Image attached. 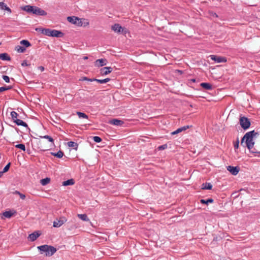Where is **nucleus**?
Segmentation results:
<instances>
[{
  "mask_svg": "<svg viewBox=\"0 0 260 260\" xmlns=\"http://www.w3.org/2000/svg\"><path fill=\"white\" fill-rule=\"evenodd\" d=\"M50 29L49 28H37L36 30L37 31H40L42 34L45 35L47 36H50Z\"/></svg>",
  "mask_w": 260,
  "mask_h": 260,
  "instance_id": "obj_12",
  "label": "nucleus"
},
{
  "mask_svg": "<svg viewBox=\"0 0 260 260\" xmlns=\"http://www.w3.org/2000/svg\"><path fill=\"white\" fill-rule=\"evenodd\" d=\"M30 64H27L26 60H23V62L21 63V66L23 67L29 66Z\"/></svg>",
  "mask_w": 260,
  "mask_h": 260,
  "instance_id": "obj_42",
  "label": "nucleus"
},
{
  "mask_svg": "<svg viewBox=\"0 0 260 260\" xmlns=\"http://www.w3.org/2000/svg\"><path fill=\"white\" fill-rule=\"evenodd\" d=\"M20 198L22 200H24L25 199V195L24 194H22V193H20V195H19Z\"/></svg>",
  "mask_w": 260,
  "mask_h": 260,
  "instance_id": "obj_43",
  "label": "nucleus"
},
{
  "mask_svg": "<svg viewBox=\"0 0 260 260\" xmlns=\"http://www.w3.org/2000/svg\"><path fill=\"white\" fill-rule=\"evenodd\" d=\"M14 194H19L20 195V194L21 193L19 191H17V190H16L14 192Z\"/></svg>",
  "mask_w": 260,
  "mask_h": 260,
  "instance_id": "obj_48",
  "label": "nucleus"
},
{
  "mask_svg": "<svg viewBox=\"0 0 260 260\" xmlns=\"http://www.w3.org/2000/svg\"><path fill=\"white\" fill-rule=\"evenodd\" d=\"M167 148V144H164L162 145L159 146L158 147V149L159 150H162L166 149Z\"/></svg>",
  "mask_w": 260,
  "mask_h": 260,
  "instance_id": "obj_40",
  "label": "nucleus"
},
{
  "mask_svg": "<svg viewBox=\"0 0 260 260\" xmlns=\"http://www.w3.org/2000/svg\"><path fill=\"white\" fill-rule=\"evenodd\" d=\"M38 249L40 250L41 254L44 252L46 253V256H50L53 255L56 251V248L54 247L48 245H43L38 247Z\"/></svg>",
  "mask_w": 260,
  "mask_h": 260,
  "instance_id": "obj_3",
  "label": "nucleus"
},
{
  "mask_svg": "<svg viewBox=\"0 0 260 260\" xmlns=\"http://www.w3.org/2000/svg\"><path fill=\"white\" fill-rule=\"evenodd\" d=\"M23 10L36 15L45 16L47 15V13L44 10L36 6L27 5L24 7Z\"/></svg>",
  "mask_w": 260,
  "mask_h": 260,
  "instance_id": "obj_2",
  "label": "nucleus"
},
{
  "mask_svg": "<svg viewBox=\"0 0 260 260\" xmlns=\"http://www.w3.org/2000/svg\"><path fill=\"white\" fill-rule=\"evenodd\" d=\"M93 140L96 143H100L102 141V139L100 137H98V136L93 137Z\"/></svg>",
  "mask_w": 260,
  "mask_h": 260,
  "instance_id": "obj_38",
  "label": "nucleus"
},
{
  "mask_svg": "<svg viewBox=\"0 0 260 260\" xmlns=\"http://www.w3.org/2000/svg\"><path fill=\"white\" fill-rule=\"evenodd\" d=\"M63 35H64L63 33L60 30H55V29H51L50 30V37L61 38L63 36Z\"/></svg>",
  "mask_w": 260,
  "mask_h": 260,
  "instance_id": "obj_8",
  "label": "nucleus"
},
{
  "mask_svg": "<svg viewBox=\"0 0 260 260\" xmlns=\"http://www.w3.org/2000/svg\"><path fill=\"white\" fill-rule=\"evenodd\" d=\"M210 58L216 62H226L227 61L226 58L223 56H220L215 55L210 56Z\"/></svg>",
  "mask_w": 260,
  "mask_h": 260,
  "instance_id": "obj_7",
  "label": "nucleus"
},
{
  "mask_svg": "<svg viewBox=\"0 0 260 260\" xmlns=\"http://www.w3.org/2000/svg\"><path fill=\"white\" fill-rule=\"evenodd\" d=\"M14 122H15L17 125L23 126L25 127H26L28 130H30V128L28 127L27 124L22 120L19 119H16Z\"/></svg>",
  "mask_w": 260,
  "mask_h": 260,
  "instance_id": "obj_14",
  "label": "nucleus"
},
{
  "mask_svg": "<svg viewBox=\"0 0 260 260\" xmlns=\"http://www.w3.org/2000/svg\"><path fill=\"white\" fill-rule=\"evenodd\" d=\"M68 145L70 147H72L73 149L75 150H77L78 145L77 143L73 142V141H70L68 143Z\"/></svg>",
  "mask_w": 260,
  "mask_h": 260,
  "instance_id": "obj_22",
  "label": "nucleus"
},
{
  "mask_svg": "<svg viewBox=\"0 0 260 260\" xmlns=\"http://www.w3.org/2000/svg\"><path fill=\"white\" fill-rule=\"evenodd\" d=\"M258 135L259 133L258 132L253 130L246 133L244 135L241 141V144H242L243 142L245 141L246 147L249 149L250 153L254 154V156H259L260 154V151H257L255 148H254L255 142L253 139Z\"/></svg>",
  "mask_w": 260,
  "mask_h": 260,
  "instance_id": "obj_1",
  "label": "nucleus"
},
{
  "mask_svg": "<svg viewBox=\"0 0 260 260\" xmlns=\"http://www.w3.org/2000/svg\"><path fill=\"white\" fill-rule=\"evenodd\" d=\"M112 71L111 67H104L101 69L100 73L102 76H104L109 74Z\"/></svg>",
  "mask_w": 260,
  "mask_h": 260,
  "instance_id": "obj_11",
  "label": "nucleus"
},
{
  "mask_svg": "<svg viewBox=\"0 0 260 260\" xmlns=\"http://www.w3.org/2000/svg\"><path fill=\"white\" fill-rule=\"evenodd\" d=\"M0 59L3 60H10L11 58L9 55L6 53H3L0 54Z\"/></svg>",
  "mask_w": 260,
  "mask_h": 260,
  "instance_id": "obj_19",
  "label": "nucleus"
},
{
  "mask_svg": "<svg viewBox=\"0 0 260 260\" xmlns=\"http://www.w3.org/2000/svg\"><path fill=\"white\" fill-rule=\"evenodd\" d=\"M41 233L40 231H35L34 233L29 235L28 239L31 242L35 241L40 236Z\"/></svg>",
  "mask_w": 260,
  "mask_h": 260,
  "instance_id": "obj_9",
  "label": "nucleus"
},
{
  "mask_svg": "<svg viewBox=\"0 0 260 260\" xmlns=\"http://www.w3.org/2000/svg\"><path fill=\"white\" fill-rule=\"evenodd\" d=\"M227 170L233 175H236L239 171V168L238 167H233L231 166H229L227 167Z\"/></svg>",
  "mask_w": 260,
  "mask_h": 260,
  "instance_id": "obj_10",
  "label": "nucleus"
},
{
  "mask_svg": "<svg viewBox=\"0 0 260 260\" xmlns=\"http://www.w3.org/2000/svg\"><path fill=\"white\" fill-rule=\"evenodd\" d=\"M191 126H189V125H186V126H182V127H179L177 129V132H178L179 133L183 132V131H184L186 129H187L188 128H189L190 127H191Z\"/></svg>",
  "mask_w": 260,
  "mask_h": 260,
  "instance_id": "obj_33",
  "label": "nucleus"
},
{
  "mask_svg": "<svg viewBox=\"0 0 260 260\" xmlns=\"http://www.w3.org/2000/svg\"><path fill=\"white\" fill-rule=\"evenodd\" d=\"M200 202L202 204L208 205L209 203H213V200L212 199H207L206 200H204V199H202V200H201Z\"/></svg>",
  "mask_w": 260,
  "mask_h": 260,
  "instance_id": "obj_29",
  "label": "nucleus"
},
{
  "mask_svg": "<svg viewBox=\"0 0 260 260\" xmlns=\"http://www.w3.org/2000/svg\"><path fill=\"white\" fill-rule=\"evenodd\" d=\"M15 50L19 53H23L26 49L23 46L18 45L15 47Z\"/></svg>",
  "mask_w": 260,
  "mask_h": 260,
  "instance_id": "obj_25",
  "label": "nucleus"
},
{
  "mask_svg": "<svg viewBox=\"0 0 260 260\" xmlns=\"http://www.w3.org/2000/svg\"><path fill=\"white\" fill-rule=\"evenodd\" d=\"M67 221V219L65 217H60L59 218H57L54 221L53 226L54 228H59L61 226Z\"/></svg>",
  "mask_w": 260,
  "mask_h": 260,
  "instance_id": "obj_6",
  "label": "nucleus"
},
{
  "mask_svg": "<svg viewBox=\"0 0 260 260\" xmlns=\"http://www.w3.org/2000/svg\"><path fill=\"white\" fill-rule=\"evenodd\" d=\"M239 124L244 130H247L250 127L251 125V122L248 118L245 116H240L239 118Z\"/></svg>",
  "mask_w": 260,
  "mask_h": 260,
  "instance_id": "obj_4",
  "label": "nucleus"
},
{
  "mask_svg": "<svg viewBox=\"0 0 260 260\" xmlns=\"http://www.w3.org/2000/svg\"><path fill=\"white\" fill-rule=\"evenodd\" d=\"M75 183V181L73 179H69L67 181H64L62 182V185L63 186H68V185H72Z\"/></svg>",
  "mask_w": 260,
  "mask_h": 260,
  "instance_id": "obj_21",
  "label": "nucleus"
},
{
  "mask_svg": "<svg viewBox=\"0 0 260 260\" xmlns=\"http://www.w3.org/2000/svg\"><path fill=\"white\" fill-rule=\"evenodd\" d=\"M77 114L78 116V117L80 118H86L87 119L88 118V115H87L84 113H82L81 112H77Z\"/></svg>",
  "mask_w": 260,
  "mask_h": 260,
  "instance_id": "obj_31",
  "label": "nucleus"
},
{
  "mask_svg": "<svg viewBox=\"0 0 260 260\" xmlns=\"http://www.w3.org/2000/svg\"><path fill=\"white\" fill-rule=\"evenodd\" d=\"M179 134V133H178V132H177V129H176V131H174V132H172V133H171V135H176V134Z\"/></svg>",
  "mask_w": 260,
  "mask_h": 260,
  "instance_id": "obj_46",
  "label": "nucleus"
},
{
  "mask_svg": "<svg viewBox=\"0 0 260 260\" xmlns=\"http://www.w3.org/2000/svg\"><path fill=\"white\" fill-rule=\"evenodd\" d=\"M12 87L11 86H8L5 87L6 90H10V89H12Z\"/></svg>",
  "mask_w": 260,
  "mask_h": 260,
  "instance_id": "obj_47",
  "label": "nucleus"
},
{
  "mask_svg": "<svg viewBox=\"0 0 260 260\" xmlns=\"http://www.w3.org/2000/svg\"><path fill=\"white\" fill-rule=\"evenodd\" d=\"M78 217L81 219V220L83 221H89V219L88 217H87V215L85 214H78Z\"/></svg>",
  "mask_w": 260,
  "mask_h": 260,
  "instance_id": "obj_27",
  "label": "nucleus"
},
{
  "mask_svg": "<svg viewBox=\"0 0 260 260\" xmlns=\"http://www.w3.org/2000/svg\"><path fill=\"white\" fill-rule=\"evenodd\" d=\"M51 154L57 158H61L63 155V153L61 150L58 151L57 152H51Z\"/></svg>",
  "mask_w": 260,
  "mask_h": 260,
  "instance_id": "obj_23",
  "label": "nucleus"
},
{
  "mask_svg": "<svg viewBox=\"0 0 260 260\" xmlns=\"http://www.w3.org/2000/svg\"><path fill=\"white\" fill-rule=\"evenodd\" d=\"M239 141L238 138L237 139L236 141L234 144V148L235 149H237L239 148Z\"/></svg>",
  "mask_w": 260,
  "mask_h": 260,
  "instance_id": "obj_39",
  "label": "nucleus"
},
{
  "mask_svg": "<svg viewBox=\"0 0 260 260\" xmlns=\"http://www.w3.org/2000/svg\"><path fill=\"white\" fill-rule=\"evenodd\" d=\"M15 147L17 148L20 149L23 151H25V146L23 144H19L15 145Z\"/></svg>",
  "mask_w": 260,
  "mask_h": 260,
  "instance_id": "obj_34",
  "label": "nucleus"
},
{
  "mask_svg": "<svg viewBox=\"0 0 260 260\" xmlns=\"http://www.w3.org/2000/svg\"><path fill=\"white\" fill-rule=\"evenodd\" d=\"M38 69L41 71L43 72L44 71V67L43 66H40L38 67Z\"/></svg>",
  "mask_w": 260,
  "mask_h": 260,
  "instance_id": "obj_45",
  "label": "nucleus"
},
{
  "mask_svg": "<svg viewBox=\"0 0 260 260\" xmlns=\"http://www.w3.org/2000/svg\"><path fill=\"white\" fill-rule=\"evenodd\" d=\"M3 172H2L1 171V172H0V178H1V177H2V176H3Z\"/></svg>",
  "mask_w": 260,
  "mask_h": 260,
  "instance_id": "obj_50",
  "label": "nucleus"
},
{
  "mask_svg": "<svg viewBox=\"0 0 260 260\" xmlns=\"http://www.w3.org/2000/svg\"><path fill=\"white\" fill-rule=\"evenodd\" d=\"M50 181V178L46 177L41 180V183L42 185L45 186L48 184Z\"/></svg>",
  "mask_w": 260,
  "mask_h": 260,
  "instance_id": "obj_28",
  "label": "nucleus"
},
{
  "mask_svg": "<svg viewBox=\"0 0 260 260\" xmlns=\"http://www.w3.org/2000/svg\"><path fill=\"white\" fill-rule=\"evenodd\" d=\"M3 216L6 218H10L13 215V213L11 211H5L3 213Z\"/></svg>",
  "mask_w": 260,
  "mask_h": 260,
  "instance_id": "obj_32",
  "label": "nucleus"
},
{
  "mask_svg": "<svg viewBox=\"0 0 260 260\" xmlns=\"http://www.w3.org/2000/svg\"><path fill=\"white\" fill-rule=\"evenodd\" d=\"M190 81L192 82H196V81L195 79H190Z\"/></svg>",
  "mask_w": 260,
  "mask_h": 260,
  "instance_id": "obj_49",
  "label": "nucleus"
},
{
  "mask_svg": "<svg viewBox=\"0 0 260 260\" xmlns=\"http://www.w3.org/2000/svg\"><path fill=\"white\" fill-rule=\"evenodd\" d=\"M178 71L179 72V73H182L181 71L178 70Z\"/></svg>",
  "mask_w": 260,
  "mask_h": 260,
  "instance_id": "obj_52",
  "label": "nucleus"
},
{
  "mask_svg": "<svg viewBox=\"0 0 260 260\" xmlns=\"http://www.w3.org/2000/svg\"><path fill=\"white\" fill-rule=\"evenodd\" d=\"M200 86L206 90H210L213 88L212 85L209 83H201Z\"/></svg>",
  "mask_w": 260,
  "mask_h": 260,
  "instance_id": "obj_18",
  "label": "nucleus"
},
{
  "mask_svg": "<svg viewBox=\"0 0 260 260\" xmlns=\"http://www.w3.org/2000/svg\"><path fill=\"white\" fill-rule=\"evenodd\" d=\"M3 79L6 82L9 83L10 82V78L8 76L3 75Z\"/></svg>",
  "mask_w": 260,
  "mask_h": 260,
  "instance_id": "obj_41",
  "label": "nucleus"
},
{
  "mask_svg": "<svg viewBox=\"0 0 260 260\" xmlns=\"http://www.w3.org/2000/svg\"><path fill=\"white\" fill-rule=\"evenodd\" d=\"M10 165H11V163L10 162H9L5 167V168H4L3 169V171H1L2 172H3V173L4 174V173H6L7 172V171H8V170H9L10 169Z\"/></svg>",
  "mask_w": 260,
  "mask_h": 260,
  "instance_id": "obj_37",
  "label": "nucleus"
},
{
  "mask_svg": "<svg viewBox=\"0 0 260 260\" xmlns=\"http://www.w3.org/2000/svg\"><path fill=\"white\" fill-rule=\"evenodd\" d=\"M20 43L21 45H23L25 48L31 46L30 42L26 40H23L21 41Z\"/></svg>",
  "mask_w": 260,
  "mask_h": 260,
  "instance_id": "obj_24",
  "label": "nucleus"
},
{
  "mask_svg": "<svg viewBox=\"0 0 260 260\" xmlns=\"http://www.w3.org/2000/svg\"><path fill=\"white\" fill-rule=\"evenodd\" d=\"M110 123L115 125H122L124 122L117 119H113L110 121Z\"/></svg>",
  "mask_w": 260,
  "mask_h": 260,
  "instance_id": "obj_17",
  "label": "nucleus"
},
{
  "mask_svg": "<svg viewBox=\"0 0 260 260\" xmlns=\"http://www.w3.org/2000/svg\"><path fill=\"white\" fill-rule=\"evenodd\" d=\"M94 80H95V78H89L87 77H83L80 80L92 82V81H95Z\"/></svg>",
  "mask_w": 260,
  "mask_h": 260,
  "instance_id": "obj_36",
  "label": "nucleus"
},
{
  "mask_svg": "<svg viewBox=\"0 0 260 260\" xmlns=\"http://www.w3.org/2000/svg\"><path fill=\"white\" fill-rule=\"evenodd\" d=\"M0 10H6L9 13L12 12L11 9L4 2H0Z\"/></svg>",
  "mask_w": 260,
  "mask_h": 260,
  "instance_id": "obj_16",
  "label": "nucleus"
},
{
  "mask_svg": "<svg viewBox=\"0 0 260 260\" xmlns=\"http://www.w3.org/2000/svg\"><path fill=\"white\" fill-rule=\"evenodd\" d=\"M110 79L109 78H105L104 79H98L95 78V81L101 84H104L110 81Z\"/></svg>",
  "mask_w": 260,
  "mask_h": 260,
  "instance_id": "obj_26",
  "label": "nucleus"
},
{
  "mask_svg": "<svg viewBox=\"0 0 260 260\" xmlns=\"http://www.w3.org/2000/svg\"><path fill=\"white\" fill-rule=\"evenodd\" d=\"M112 29L116 32H120L123 30L122 27L117 23L112 26Z\"/></svg>",
  "mask_w": 260,
  "mask_h": 260,
  "instance_id": "obj_15",
  "label": "nucleus"
},
{
  "mask_svg": "<svg viewBox=\"0 0 260 260\" xmlns=\"http://www.w3.org/2000/svg\"><path fill=\"white\" fill-rule=\"evenodd\" d=\"M67 20L69 22L78 26H82V22L80 18L76 16H69L67 17Z\"/></svg>",
  "mask_w": 260,
  "mask_h": 260,
  "instance_id": "obj_5",
  "label": "nucleus"
},
{
  "mask_svg": "<svg viewBox=\"0 0 260 260\" xmlns=\"http://www.w3.org/2000/svg\"><path fill=\"white\" fill-rule=\"evenodd\" d=\"M83 59H84V60H85V59H88V57H87V56H84V57H83Z\"/></svg>",
  "mask_w": 260,
  "mask_h": 260,
  "instance_id": "obj_51",
  "label": "nucleus"
},
{
  "mask_svg": "<svg viewBox=\"0 0 260 260\" xmlns=\"http://www.w3.org/2000/svg\"><path fill=\"white\" fill-rule=\"evenodd\" d=\"M6 91L5 87H0V92Z\"/></svg>",
  "mask_w": 260,
  "mask_h": 260,
  "instance_id": "obj_44",
  "label": "nucleus"
},
{
  "mask_svg": "<svg viewBox=\"0 0 260 260\" xmlns=\"http://www.w3.org/2000/svg\"><path fill=\"white\" fill-rule=\"evenodd\" d=\"M11 116L12 120L14 122L16 119H18V117L19 116L18 114L15 111H12L11 112Z\"/></svg>",
  "mask_w": 260,
  "mask_h": 260,
  "instance_id": "obj_30",
  "label": "nucleus"
},
{
  "mask_svg": "<svg viewBox=\"0 0 260 260\" xmlns=\"http://www.w3.org/2000/svg\"><path fill=\"white\" fill-rule=\"evenodd\" d=\"M202 186V189L210 190L212 188V185L210 183L208 182L203 183Z\"/></svg>",
  "mask_w": 260,
  "mask_h": 260,
  "instance_id": "obj_20",
  "label": "nucleus"
},
{
  "mask_svg": "<svg viewBox=\"0 0 260 260\" xmlns=\"http://www.w3.org/2000/svg\"><path fill=\"white\" fill-rule=\"evenodd\" d=\"M42 138H44V139H48V141L51 143H52L53 144L54 143V140L50 136H48V135H45V136H44L43 137H41Z\"/></svg>",
  "mask_w": 260,
  "mask_h": 260,
  "instance_id": "obj_35",
  "label": "nucleus"
},
{
  "mask_svg": "<svg viewBox=\"0 0 260 260\" xmlns=\"http://www.w3.org/2000/svg\"><path fill=\"white\" fill-rule=\"evenodd\" d=\"M107 60L106 59H99L95 61V66L98 67H103L106 64Z\"/></svg>",
  "mask_w": 260,
  "mask_h": 260,
  "instance_id": "obj_13",
  "label": "nucleus"
}]
</instances>
